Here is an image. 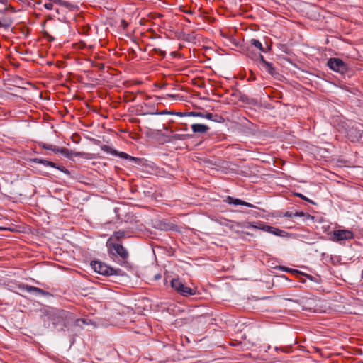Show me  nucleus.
Instances as JSON below:
<instances>
[{
  "instance_id": "nucleus-1",
  "label": "nucleus",
  "mask_w": 363,
  "mask_h": 363,
  "mask_svg": "<svg viewBox=\"0 0 363 363\" xmlns=\"http://www.w3.org/2000/svg\"><path fill=\"white\" fill-rule=\"evenodd\" d=\"M347 128V123L343 121L338 125L337 130L339 132L345 133L347 138L352 143L358 142L362 138V130H359L354 126H351L348 130Z\"/></svg>"
},
{
  "instance_id": "nucleus-2",
  "label": "nucleus",
  "mask_w": 363,
  "mask_h": 363,
  "mask_svg": "<svg viewBox=\"0 0 363 363\" xmlns=\"http://www.w3.org/2000/svg\"><path fill=\"white\" fill-rule=\"evenodd\" d=\"M15 9L13 7H5L0 10V27L9 28L13 22V13Z\"/></svg>"
},
{
  "instance_id": "nucleus-3",
  "label": "nucleus",
  "mask_w": 363,
  "mask_h": 363,
  "mask_svg": "<svg viewBox=\"0 0 363 363\" xmlns=\"http://www.w3.org/2000/svg\"><path fill=\"white\" fill-rule=\"evenodd\" d=\"M171 286L182 296H187L194 295L195 291L193 289L185 286L179 279H173L171 281Z\"/></svg>"
},
{
  "instance_id": "nucleus-4",
  "label": "nucleus",
  "mask_w": 363,
  "mask_h": 363,
  "mask_svg": "<svg viewBox=\"0 0 363 363\" xmlns=\"http://www.w3.org/2000/svg\"><path fill=\"white\" fill-rule=\"evenodd\" d=\"M91 266L96 272L102 275L108 276L116 274V271L113 268L107 266L100 261H92Z\"/></svg>"
},
{
  "instance_id": "nucleus-5",
  "label": "nucleus",
  "mask_w": 363,
  "mask_h": 363,
  "mask_svg": "<svg viewBox=\"0 0 363 363\" xmlns=\"http://www.w3.org/2000/svg\"><path fill=\"white\" fill-rule=\"evenodd\" d=\"M108 245V250L111 255L118 256L122 259H127L128 257V252L127 250L121 244L118 243H107Z\"/></svg>"
},
{
  "instance_id": "nucleus-6",
  "label": "nucleus",
  "mask_w": 363,
  "mask_h": 363,
  "mask_svg": "<svg viewBox=\"0 0 363 363\" xmlns=\"http://www.w3.org/2000/svg\"><path fill=\"white\" fill-rule=\"evenodd\" d=\"M327 65L332 70L341 74H344L347 70V65L339 58L329 59Z\"/></svg>"
},
{
  "instance_id": "nucleus-7",
  "label": "nucleus",
  "mask_w": 363,
  "mask_h": 363,
  "mask_svg": "<svg viewBox=\"0 0 363 363\" xmlns=\"http://www.w3.org/2000/svg\"><path fill=\"white\" fill-rule=\"evenodd\" d=\"M354 233L349 230H337L333 231L331 240L335 242L352 240Z\"/></svg>"
},
{
  "instance_id": "nucleus-8",
  "label": "nucleus",
  "mask_w": 363,
  "mask_h": 363,
  "mask_svg": "<svg viewBox=\"0 0 363 363\" xmlns=\"http://www.w3.org/2000/svg\"><path fill=\"white\" fill-rule=\"evenodd\" d=\"M60 153L69 159H72L73 157H80L87 160L94 158L92 155L90 153H86L84 152H73L65 147H62L60 149Z\"/></svg>"
},
{
  "instance_id": "nucleus-9",
  "label": "nucleus",
  "mask_w": 363,
  "mask_h": 363,
  "mask_svg": "<svg viewBox=\"0 0 363 363\" xmlns=\"http://www.w3.org/2000/svg\"><path fill=\"white\" fill-rule=\"evenodd\" d=\"M259 59L261 63L263 65L265 70L271 75H274L276 73L275 68L273 67L272 64L266 61L262 55L259 54L258 55H255V60Z\"/></svg>"
},
{
  "instance_id": "nucleus-10",
  "label": "nucleus",
  "mask_w": 363,
  "mask_h": 363,
  "mask_svg": "<svg viewBox=\"0 0 363 363\" xmlns=\"http://www.w3.org/2000/svg\"><path fill=\"white\" fill-rule=\"evenodd\" d=\"M240 226L245 228H252L255 229H259L265 232H268L270 233L272 230V226L264 225L262 223H258L257 224H254L252 223H245L241 225Z\"/></svg>"
},
{
  "instance_id": "nucleus-11",
  "label": "nucleus",
  "mask_w": 363,
  "mask_h": 363,
  "mask_svg": "<svg viewBox=\"0 0 363 363\" xmlns=\"http://www.w3.org/2000/svg\"><path fill=\"white\" fill-rule=\"evenodd\" d=\"M224 201L230 205H235V206L242 205V206H245L250 207V208L254 207V206L250 203H247V202L242 201L241 199H239L233 198L232 196H227L225 198V199L224 200Z\"/></svg>"
},
{
  "instance_id": "nucleus-12",
  "label": "nucleus",
  "mask_w": 363,
  "mask_h": 363,
  "mask_svg": "<svg viewBox=\"0 0 363 363\" xmlns=\"http://www.w3.org/2000/svg\"><path fill=\"white\" fill-rule=\"evenodd\" d=\"M21 289L23 290H26L27 292L29 293H33L36 295L39 296H46L48 295L49 293L35 286H32L29 285H23L22 286H20Z\"/></svg>"
},
{
  "instance_id": "nucleus-13",
  "label": "nucleus",
  "mask_w": 363,
  "mask_h": 363,
  "mask_svg": "<svg viewBox=\"0 0 363 363\" xmlns=\"http://www.w3.org/2000/svg\"><path fill=\"white\" fill-rule=\"evenodd\" d=\"M191 129L194 133H205L209 128L203 124L195 123L191 125Z\"/></svg>"
},
{
  "instance_id": "nucleus-14",
  "label": "nucleus",
  "mask_w": 363,
  "mask_h": 363,
  "mask_svg": "<svg viewBox=\"0 0 363 363\" xmlns=\"http://www.w3.org/2000/svg\"><path fill=\"white\" fill-rule=\"evenodd\" d=\"M198 116H201L206 119L220 122L223 121V118L221 116H218L216 115H213L211 113H198Z\"/></svg>"
},
{
  "instance_id": "nucleus-15",
  "label": "nucleus",
  "mask_w": 363,
  "mask_h": 363,
  "mask_svg": "<svg viewBox=\"0 0 363 363\" xmlns=\"http://www.w3.org/2000/svg\"><path fill=\"white\" fill-rule=\"evenodd\" d=\"M125 233L123 230H118L113 233V235L108 240L107 243L111 242V240L115 239L119 241L121 239L125 238Z\"/></svg>"
},
{
  "instance_id": "nucleus-16",
  "label": "nucleus",
  "mask_w": 363,
  "mask_h": 363,
  "mask_svg": "<svg viewBox=\"0 0 363 363\" xmlns=\"http://www.w3.org/2000/svg\"><path fill=\"white\" fill-rule=\"evenodd\" d=\"M250 43L251 45L254 46L255 48L258 49L259 51L263 52H267L266 50L262 46V44L261 43V42L259 40L251 39Z\"/></svg>"
},
{
  "instance_id": "nucleus-17",
  "label": "nucleus",
  "mask_w": 363,
  "mask_h": 363,
  "mask_svg": "<svg viewBox=\"0 0 363 363\" xmlns=\"http://www.w3.org/2000/svg\"><path fill=\"white\" fill-rule=\"evenodd\" d=\"M270 233L279 237H285L288 235V233H286V231L275 227L272 228Z\"/></svg>"
},
{
  "instance_id": "nucleus-18",
  "label": "nucleus",
  "mask_w": 363,
  "mask_h": 363,
  "mask_svg": "<svg viewBox=\"0 0 363 363\" xmlns=\"http://www.w3.org/2000/svg\"><path fill=\"white\" fill-rule=\"evenodd\" d=\"M115 156H118L121 158L128 159L130 160H133V161H138L139 160V159H138L136 157H132V156H130V155H129L127 153L123 152H118L117 151V154L115 155Z\"/></svg>"
},
{
  "instance_id": "nucleus-19",
  "label": "nucleus",
  "mask_w": 363,
  "mask_h": 363,
  "mask_svg": "<svg viewBox=\"0 0 363 363\" xmlns=\"http://www.w3.org/2000/svg\"><path fill=\"white\" fill-rule=\"evenodd\" d=\"M101 149L107 152V153H110L113 155H115L117 154V150L113 149L111 147L108 146V145H103L101 146Z\"/></svg>"
},
{
  "instance_id": "nucleus-20",
  "label": "nucleus",
  "mask_w": 363,
  "mask_h": 363,
  "mask_svg": "<svg viewBox=\"0 0 363 363\" xmlns=\"http://www.w3.org/2000/svg\"><path fill=\"white\" fill-rule=\"evenodd\" d=\"M43 147L45 150H50L55 152H60V147L58 146L50 145V144H43Z\"/></svg>"
},
{
  "instance_id": "nucleus-21",
  "label": "nucleus",
  "mask_w": 363,
  "mask_h": 363,
  "mask_svg": "<svg viewBox=\"0 0 363 363\" xmlns=\"http://www.w3.org/2000/svg\"><path fill=\"white\" fill-rule=\"evenodd\" d=\"M56 169L60 170L61 172L67 174H69V171L63 166H57Z\"/></svg>"
},
{
  "instance_id": "nucleus-22",
  "label": "nucleus",
  "mask_w": 363,
  "mask_h": 363,
  "mask_svg": "<svg viewBox=\"0 0 363 363\" xmlns=\"http://www.w3.org/2000/svg\"><path fill=\"white\" fill-rule=\"evenodd\" d=\"M296 195L297 196L300 197L301 199H302L303 200L307 201H308V202H310V203H313V201H311L310 199H308V198H306L305 196H303V194H301L298 193V194H296Z\"/></svg>"
},
{
  "instance_id": "nucleus-23",
  "label": "nucleus",
  "mask_w": 363,
  "mask_h": 363,
  "mask_svg": "<svg viewBox=\"0 0 363 363\" xmlns=\"http://www.w3.org/2000/svg\"><path fill=\"white\" fill-rule=\"evenodd\" d=\"M294 213H292V212H289V211H286L284 216H286V217H289V218H293L294 217Z\"/></svg>"
},
{
  "instance_id": "nucleus-24",
  "label": "nucleus",
  "mask_w": 363,
  "mask_h": 363,
  "mask_svg": "<svg viewBox=\"0 0 363 363\" xmlns=\"http://www.w3.org/2000/svg\"><path fill=\"white\" fill-rule=\"evenodd\" d=\"M38 160V162H39L40 164H43L45 166H47L48 165V162H49L48 160Z\"/></svg>"
},
{
  "instance_id": "nucleus-25",
  "label": "nucleus",
  "mask_w": 363,
  "mask_h": 363,
  "mask_svg": "<svg viewBox=\"0 0 363 363\" xmlns=\"http://www.w3.org/2000/svg\"><path fill=\"white\" fill-rule=\"evenodd\" d=\"M294 217H303L304 216V213L303 212H296L294 213Z\"/></svg>"
},
{
  "instance_id": "nucleus-26",
  "label": "nucleus",
  "mask_w": 363,
  "mask_h": 363,
  "mask_svg": "<svg viewBox=\"0 0 363 363\" xmlns=\"http://www.w3.org/2000/svg\"><path fill=\"white\" fill-rule=\"evenodd\" d=\"M52 6H53V4L52 3H47V4H45V7L47 9H52Z\"/></svg>"
},
{
  "instance_id": "nucleus-27",
  "label": "nucleus",
  "mask_w": 363,
  "mask_h": 363,
  "mask_svg": "<svg viewBox=\"0 0 363 363\" xmlns=\"http://www.w3.org/2000/svg\"><path fill=\"white\" fill-rule=\"evenodd\" d=\"M47 166H49V167H54V168H57V165L55 163L52 162H48V165Z\"/></svg>"
},
{
  "instance_id": "nucleus-28",
  "label": "nucleus",
  "mask_w": 363,
  "mask_h": 363,
  "mask_svg": "<svg viewBox=\"0 0 363 363\" xmlns=\"http://www.w3.org/2000/svg\"><path fill=\"white\" fill-rule=\"evenodd\" d=\"M183 13H187V14H192L193 12L191 10H186V9H182Z\"/></svg>"
},
{
  "instance_id": "nucleus-29",
  "label": "nucleus",
  "mask_w": 363,
  "mask_h": 363,
  "mask_svg": "<svg viewBox=\"0 0 363 363\" xmlns=\"http://www.w3.org/2000/svg\"><path fill=\"white\" fill-rule=\"evenodd\" d=\"M80 322H82L83 323H85V320H84L83 319H77L76 320V323H77V325H79Z\"/></svg>"
},
{
  "instance_id": "nucleus-30",
  "label": "nucleus",
  "mask_w": 363,
  "mask_h": 363,
  "mask_svg": "<svg viewBox=\"0 0 363 363\" xmlns=\"http://www.w3.org/2000/svg\"><path fill=\"white\" fill-rule=\"evenodd\" d=\"M281 269H282L284 271H286V272H289V271H290V269H287V268H286V267H282Z\"/></svg>"
},
{
  "instance_id": "nucleus-31",
  "label": "nucleus",
  "mask_w": 363,
  "mask_h": 363,
  "mask_svg": "<svg viewBox=\"0 0 363 363\" xmlns=\"http://www.w3.org/2000/svg\"><path fill=\"white\" fill-rule=\"evenodd\" d=\"M185 20H186L187 22H189V23H190V22H191V20H190L189 18H185Z\"/></svg>"
},
{
  "instance_id": "nucleus-32",
  "label": "nucleus",
  "mask_w": 363,
  "mask_h": 363,
  "mask_svg": "<svg viewBox=\"0 0 363 363\" xmlns=\"http://www.w3.org/2000/svg\"><path fill=\"white\" fill-rule=\"evenodd\" d=\"M6 1V0H0V2H1V3H4Z\"/></svg>"
}]
</instances>
